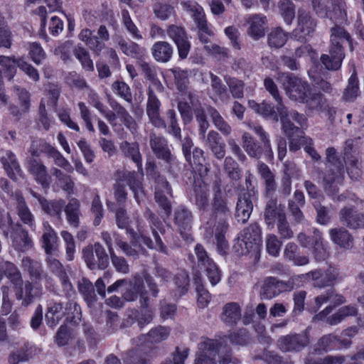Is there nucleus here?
<instances>
[{"instance_id": "obj_1", "label": "nucleus", "mask_w": 364, "mask_h": 364, "mask_svg": "<svg viewBox=\"0 0 364 364\" xmlns=\"http://www.w3.org/2000/svg\"><path fill=\"white\" fill-rule=\"evenodd\" d=\"M186 161L194 173L193 190L197 208L206 214H211L214 219L218 215L227 214L228 198L218 185L215 186L213 199L210 203L209 201L208 186L205 181L209 168L205 161L204 151L198 147L193 148L191 160Z\"/></svg>"}, {"instance_id": "obj_2", "label": "nucleus", "mask_w": 364, "mask_h": 364, "mask_svg": "<svg viewBox=\"0 0 364 364\" xmlns=\"http://www.w3.org/2000/svg\"><path fill=\"white\" fill-rule=\"evenodd\" d=\"M171 333V328L159 325L150 329L146 334L140 336L139 341L144 344L136 349L128 351L123 358L124 364H149L156 354V348L150 344L159 343L166 340ZM105 364H122L121 360L114 355H109Z\"/></svg>"}, {"instance_id": "obj_3", "label": "nucleus", "mask_w": 364, "mask_h": 364, "mask_svg": "<svg viewBox=\"0 0 364 364\" xmlns=\"http://www.w3.org/2000/svg\"><path fill=\"white\" fill-rule=\"evenodd\" d=\"M326 169L323 173V186L328 196H335L339 192V186L344 181L345 167L338 152L333 147L326 149Z\"/></svg>"}, {"instance_id": "obj_4", "label": "nucleus", "mask_w": 364, "mask_h": 364, "mask_svg": "<svg viewBox=\"0 0 364 364\" xmlns=\"http://www.w3.org/2000/svg\"><path fill=\"white\" fill-rule=\"evenodd\" d=\"M331 32L329 55L322 54L320 60L326 70H338L341 68L345 58L343 43L346 41L349 45H352L353 40L350 33L338 25L331 28Z\"/></svg>"}, {"instance_id": "obj_5", "label": "nucleus", "mask_w": 364, "mask_h": 364, "mask_svg": "<svg viewBox=\"0 0 364 364\" xmlns=\"http://www.w3.org/2000/svg\"><path fill=\"white\" fill-rule=\"evenodd\" d=\"M262 247V230L258 223L250 224L234 241L233 252L238 257L247 255L259 260Z\"/></svg>"}, {"instance_id": "obj_6", "label": "nucleus", "mask_w": 364, "mask_h": 364, "mask_svg": "<svg viewBox=\"0 0 364 364\" xmlns=\"http://www.w3.org/2000/svg\"><path fill=\"white\" fill-rule=\"evenodd\" d=\"M146 173L147 177L154 182V198L159 206L164 210L166 216H169L172 211L171 200L168 196L172 197V189L170 183L164 176L160 174L154 161H149L146 163Z\"/></svg>"}, {"instance_id": "obj_7", "label": "nucleus", "mask_w": 364, "mask_h": 364, "mask_svg": "<svg viewBox=\"0 0 364 364\" xmlns=\"http://www.w3.org/2000/svg\"><path fill=\"white\" fill-rule=\"evenodd\" d=\"M276 105L269 101L257 103L255 100H249L248 106L264 119L277 122L280 120L283 132H289L291 126L289 120L288 108L284 105L282 100H275Z\"/></svg>"}, {"instance_id": "obj_8", "label": "nucleus", "mask_w": 364, "mask_h": 364, "mask_svg": "<svg viewBox=\"0 0 364 364\" xmlns=\"http://www.w3.org/2000/svg\"><path fill=\"white\" fill-rule=\"evenodd\" d=\"M255 132L259 136L261 142L257 141L249 133L242 135V146L247 154L255 159H263L267 162H271L274 159V153L272 149L269 134L262 127H257Z\"/></svg>"}, {"instance_id": "obj_9", "label": "nucleus", "mask_w": 364, "mask_h": 364, "mask_svg": "<svg viewBox=\"0 0 364 364\" xmlns=\"http://www.w3.org/2000/svg\"><path fill=\"white\" fill-rule=\"evenodd\" d=\"M304 275L290 277L287 281H282L274 277H267L264 279L260 289L262 299H272L280 294L291 291L303 286Z\"/></svg>"}, {"instance_id": "obj_10", "label": "nucleus", "mask_w": 364, "mask_h": 364, "mask_svg": "<svg viewBox=\"0 0 364 364\" xmlns=\"http://www.w3.org/2000/svg\"><path fill=\"white\" fill-rule=\"evenodd\" d=\"M145 218L149 220L152 235L154 238V242L150 237L145 235L139 232V241L149 249L155 250L161 253L168 255V250L166 245L162 241L160 235H164L166 233L165 226L161 219L151 210H147L144 213Z\"/></svg>"}, {"instance_id": "obj_11", "label": "nucleus", "mask_w": 364, "mask_h": 364, "mask_svg": "<svg viewBox=\"0 0 364 364\" xmlns=\"http://www.w3.org/2000/svg\"><path fill=\"white\" fill-rule=\"evenodd\" d=\"M228 212L227 214L218 215L215 219L213 218L211 214H206L201 210H198L201 218L206 220V223L209 226L215 225L218 220L215 228V238L216 240L217 251L221 255H227L229 249L228 242L225 238V234L229 228L227 219L230 216V210L228 205Z\"/></svg>"}, {"instance_id": "obj_12", "label": "nucleus", "mask_w": 364, "mask_h": 364, "mask_svg": "<svg viewBox=\"0 0 364 364\" xmlns=\"http://www.w3.org/2000/svg\"><path fill=\"white\" fill-rule=\"evenodd\" d=\"M300 245L312 252L314 259L317 262L325 261L328 257V252L326 245L323 243L321 232L314 229L313 232L307 235L300 232L297 236Z\"/></svg>"}, {"instance_id": "obj_13", "label": "nucleus", "mask_w": 364, "mask_h": 364, "mask_svg": "<svg viewBox=\"0 0 364 364\" xmlns=\"http://www.w3.org/2000/svg\"><path fill=\"white\" fill-rule=\"evenodd\" d=\"M197 257V264L200 269L204 271L212 286H215L221 280L222 272L218 264L210 257L205 247L197 243L194 247Z\"/></svg>"}, {"instance_id": "obj_14", "label": "nucleus", "mask_w": 364, "mask_h": 364, "mask_svg": "<svg viewBox=\"0 0 364 364\" xmlns=\"http://www.w3.org/2000/svg\"><path fill=\"white\" fill-rule=\"evenodd\" d=\"M343 162L348 176L354 181L362 175L361 161L358 148L353 144L352 139H347L342 151Z\"/></svg>"}, {"instance_id": "obj_15", "label": "nucleus", "mask_w": 364, "mask_h": 364, "mask_svg": "<svg viewBox=\"0 0 364 364\" xmlns=\"http://www.w3.org/2000/svg\"><path fill=\"white\" fill-rule=\"evenodd\" d=\"M82 257L91 270H104L109 264V257L105 249L100 242H95L94 245H87L82 250Z\"/></svg>"}, {"instance_id": "obj_16", "label": "nucleus", "mask_w": 364, "mask_h": 364, "mask_svg": "<svg viewBox=\"0 0 364 364\" xmlns=\"http://www.w3.org/2000/svg\"><path fill=\"white\" fill-rule=\"evenodd\" d=\"M310 333L309 328L300 333H291L280 336L277 342L278 348L283 352L299 353L309 346Z\"/></svg>"}, {"instance_id": "obj_17", "label": "nucleus", "mask_w": 364, "mask_h": 364, "mask_svg": "<svg viewBox=\"0 0 364 364\" xmlns=\"http://www.w3.org/2000/svg\"><path fill=\"white\" fill-rule=\"evenodd\" d=\"M78 38L95 55H100L105 48V42L109 40V33L105 25H100L97 30V36L94 35V31L84 28L80 32Z\"/></svg>"}, {"instance_id": "obj_18", "label": "nucleus", "mask_w": 364, "mask_h": 364, "mask_svg": "<svg viewBox=\"0 0 364 364\" xmlns=\"http://www.w3.org/2000/svg\"><path fill=\"white\" fill-rule=\"evenodd\" d=\"M327 5L320 0H312L314 10L320 18H328L331 21H342L346 17L345 2L343 0H326Z\"/></svg>"}, {"instance_id": "obj_19", "label": "nucleus", "mask_w": 364, "mask_h": 364, "mask_svg": "<svg viewBox=\"0 0 364 364\" xmlns=\"http://www.w3.org/2000/svg\"><path fill=\"white\" fill-rule=\"evenodd\" d=\"M306 275L312 281V286L319 289L333 287L340 279L339 269L331 265H329L326 269L311 270Z\"/></svg>"}, {"instance_id": "obj_20", "label": "nucleus", "mask_w": 364, "mask_h": 364, "mask_svg": "<svg viewBox=\"0 0 364 364\" xmlns=\"http://www.w3.org/2000/svg\"><path fill=\"white\" fill-rule=\"evenodd\" d=\"M222 347L217 339L205 338L198 343V352L194 364H216L215 358Z\"/></svg>"}, {"instance_id": "obj_21", "label": "nucleus", "mask_w": 364, "mask_h": 364, "mask_svg": "<svg viewBox=\"0 0 364 364\" xmlns=\"http://www.w3.org/2000/svg\"><path fill=\"white\" fill-rule=\"evenodd\" d=\"M168 37L176 46L178 58L181 60L187 58L191 50V43L185 28L182 26L171 24L166 30Z\"/></svg>"}, {"instance_id": "obj_22", "label": "nucleus", "mask_w": 364, "mask_h": 364, "mask_svg": "<svg viewBox=\"0 0 364 364\" xmlns=\"http://www.w3.org/2000/svg\"><path fill=\"white\" fill-rule=\"evenodd\" d=\"M285 88L291 100L303 102L307 93L311 89L307 82L302 81L292 73H288L285 77Z\"/></svg>"}, {"instance_id": "obj_23", "label": "nucleus", "mask_w": 364, "mask_h": 364, "mask_svg": "<svg viewBox=\"0 0 364 364\" xmlns=\"http://www.w3.org/2000/svg\"><path fill=\"white\" fill-rule=\"evenodd\" d=\"M351 345V341L348 338H341L340 336L334 333H328L322 336L314 344L316 351L321 352L323 354L332 350L347 348Z\"/></svg>"}, {"instance_id": "obj_24", "label": "nucleus", "mask_w": 364, "mask_h": 364, "mask_svg": "<svg viewBox=\"0 0 364 364\" xmlns=\"http://www.w3.org/2000/svg\"><path fill=\"white\" fill-rule=\"evenodd\" d=\"M47 263L50 272L59 279L64 296L70 299L75 294V291L64 267L59 260L55 258H48Z\"/></svg>"}, {"instance_id": "obj_25", "label": "nucleus", "mask_w": 364, "mask_h": 364, "mask_svg": "<svg viewBox=\"0 0 364 364\" xmlns=\"http://www.w3.org/2000/svg\"><path fill=\"white\" fill-rule=\"evenodd\" d=\"M316 26V20L310 13L302 9L298 12L297 27L293 31V35L300 41L306 40L307 36L314 33Z\"/></svg>"}, {"instance_id": "obj_26", "label": "nucleus", "mask_w": 364, "mask_h": 364, "mask_svg": "<svg viewBox=\"0 0 364 364\" xmlns=\"http://www.w3.org/2000/svg\"><path fill=\"white\" fill-rule=\"evenodd\" d=\"M149 144L157 159L163 160L166 164H171L173 161V156L169 148L168 140L165 137L151 134Z\"/></svg>"}, {"instance_id": "obj_27", "label": "nucleus", "mask_w": 364, "mask_h": 364, "mask_svg": "<svg viewBox=\"0 0 364 364\" xmlns=\"http://www.w3.org/2000/svg\"><path fill=\"white\" fill-rule=\"evenodd\" d=\"M146 103V114L150 122L157 127H166L164 120L160 117L161 102L149 86L148 89Z\"/></svg>"}, {"instance_id": "obj_28", "label": "nucleus", "mask_w": 364, "mask_h": 364, "mask_svg": "<svg viewBox=\"0 0 364 364\" xmlns=\"http://www.w3.org/2000/svg\"><path fill=\"white\" fill-rule=\"evenodd\" d=\"M2 271L3 276L5 275L13 284L16 299L21 301L23 298V282L20 271L10 262L2 263Z\"/></svg>"}, {"instance_id": "obj_29", "label": "nucleus", "mask_w": 364, "mask_h": 364, "mask_svg": "<svg viewBox=\"0 0 364 364\" xmlns=\"http://www.w3.org/2000/svg\"><path fill=\"white\" fill-rule=\"evenodd\" d=\"M28 170L33 176L37 183L40 184L43 189L48 190L51 183V176L48 173L46 166L42 161L36 159L28 161Z\"/></svg>"}, {"instance_id": "obj_30", "label": "nucleus", "mask_w": 364, "mask_h": 364, "mask_svg": "<svg viewBox=\"0 0 364 364\" xmlns=\"http://www.w3.org/2000/svg\"><path fill=\"white\" fill-rule=\"evenodd\" d=\"M173 221L180 234L183 236L186 232L191 229L192 213L185 205H179L174 210Z\"/></svg>"}, {"instance_id": "obj_31", "label": "nucleus", "mask_w": 364, "mask_h": 364, "mask_svg": "<svg viewBox=\"0 0 364 364\" xmlns=\"http://www.w3.org/2000/svg\"><path fill=\"white\" fill-rule=\"evenodd\" d=\"M340 220L342 223L351 229L364 228V215L354 207H344L340 210Z\"/></svg>"}, {"instance_id": "obj_32", "label": "nucleus", "mask_w": 364, "mask_h": 364, "mask_svg": "<svg viewBox=\"0 0 364 364\" xmlns=\"http://www.w3.org/2000/svg\"><path fill=\"white\" fill-rule=\"evenodd\" d=\"M253 203L250 193H244L238 198L235 216L238 223H246L252 212Z\"/></svg>"}, {"instance_id": "obj_33", "label": "nucleus", "mask_w": 364, "mask_h": 364, "mask_svg": "<svg viewBox=\"0 0 364 364\" xmlns=\"http://www.w3.org/2000/svg\"><path fill=\"white\" fill-rule=\"evenodd\" d=\"M119 45L123 53L136 60V65L145 60H149V56L146 48L138 43L134 41H121Z\"/></svg>"}, {"instance_id": "obj_34", "label": "nucleus", "mask_w": 364, "mask_h": 364, "mask_svg": "<svg viewBox=\"0 0 364 364\" xmlns=\"http://www.w3.org/2000/svg\"><path fill=\"white\" fill-rule=\"evenodd\" d=\"M122 296L127 301H136L139 297V304H141L142 298L149 299L143 279L140 277H135L133 281L130 282V288L126 289L122 294Z\"/></svg>"}, {"instance_id": "obj_35", "label": "nucleus", "mask_w": 364, "mask_h": 364, "mask_svg": "<svg viewBox=\"0 0 364 364\" xmlns=\"http://www.w3.org/2000/svg\"><path fill=\"white\" fill-rule=\"evenodd\" d=\"M31 195L38 200L42 210L46 214L50 216L60 218L65 203L64 200L60 199L58 200L49 201L46 198L33 191H31Z\"/></svg>"}, {"instance_id": "obj_36", "label": "nucleus", "mask_w": 364, "mask_h": 364, "mask_svg": "<svg viewBox=\"0 0 364 364\" xmlns=\"http://www.w3.org/2000/svg\"><path fill=\"white\" fill-rule=\"evenodd\" d=\"M133 316L139 328H143L150 323L154 316V310L149 306V299L142 298L140 308L133 309Z\"/></svg>"}, {"instance_id": "obj_37", "label": "nucleus", "mask_w": 364, "mask_h": 364, "mask_svg": "<svg viewBox=\"0 0 364 364\" xmlns=\"http://www.w3.org/2000/svg\"><path fill=\"white\" fill-rule=\"evenodd\" d=\"M1 163L7 176L13 181H17V176H21L22 170L16 155L11 151H7L1 159Z\"/></svg>"}, {"instance_id": "obj_38", "label": "nucleus", "mask_w": 364, "mask_h": 364, "mask_svg": "<svg viewBox=\"0 0 364 364\" xmlns=\"http://www.w3.org/2000/svg\"><path fill=\"white\" fill-rule=\"evenodd\" d=\"M116 224L120 229H125L127 235L129 237L132 245H136L139 242V235L134 229L129 228V218L127 216L124 207H119L115 213Z\"/></svg>"}, {"instance_id": "obj_39", "label": "nucleus", "mask_w": 364, "mask_h": 364, "mask_svg": "<svg viewBox=\"0 0 364 364\" xmlns=\"http://www.w3.org/2000/svg\"><path fill=\"white\" fill-rule=\"evenodd\" d=\"M151 53L153 58L156 62L166 63L172 58L173 48L169 43L159 41L153 44L151 48Z\"/></svg>"}, {"instance_id": "obj_40", "label": "nucleus", "mask_w": 364, "mask_h": 364, "mask_svg": "<svg viewBox=\"0 0 364 364\" xmlns=\"http://www.w3.org/2000/svg\"><path fill=\"white\" fill-rule=\"evenodd\" d=\"M16 208L20 220L31 229L35 227L33 215L29 210L25 198L21 192H17L15 195Z\"/></svg>"}, {"instance_id": "obj_41", "label": "nucleus", "mask_w": 364, "mask_h": 364, "mask_svg": "<svg viewBox=\"0 0 364 364\" xmlns=\"http://www.w3.org/2000/svg\"><path fill=\"white\" fill-rule=\"evenodd\" d=\"M123 180L134 194V198L138 204H140L141 200L145 198V192L142 181L139 179L138 174L135 171L128 172L124 174Z\"/></svg>"}, {"instance_id": "obj_42", "label": "nucleus", "mask_w": 364, "mask_h": 364, "mask_svg": "<svg viewBox=\"0 0 364 364\" xmlns=\"http://www.w3.org/2000/svg\"><path fill=\"white\" fill-rule=\"evenodd\" d=\"M241 308L236 302L227 303L223 308L221 320L229 326H235L241 319Z\"/></svg>"}, {"instance_id": "obj_43", "label": "nucleus", "mask_w": 364, "mask_h": 364, "mask_svg": "<svg viewBox=\"0 0 364 364\" xmlns=\"http://www.w3.org/2000/svg\"><path fill=\"white\" fill-rule=\"evenodd\" d=\"M284 258L295 266H304L309 262V257L301 255L299 247L294 242H289L285 246Z\"/></svg>"}, {"instance_id": "obj_44", "label": "nucleus", "mask_w": 364, "mask_h": 364, "mask_svg": "<svg viewBox=\"0 0 364 364\" xmlns=\"http://www.w3.org/2000/svg\"><path fill=\"white\" fill-rule=\"evenodd\" d=\"M331 240L343 249H350L353 245V237L344 228H333L329 230Z\"/></svg>"}, {"instance_id": "obj_45", "label": "nucleus", "mask_w": 364, "mask_h": 364, "mask_svg": "<svg viewBox=\"0 0 364 364\" xmlns=\"http://www.w3.org/2000/svg\"><path fill=\"white\" fill-rule=\"evenodd\" d=\"M207 144L213 155L218 159H222L225 155V144L220 135L215 131L208 134Z\"/></svg>"}, {"instance_id": "obj_46", "label": "nucleus", "mask_w": 364, "mask_h": 364, "mask_svg": "<svg viewBox=\"0 0 364 364\" xmlns=\"http://www.w3.org/2000/svg\"><path fill=\"white\" fill-rule=\"evenodd\" d=\"M63 210L68 223L73 227H78L81 215L80 200L75 198H71L68 203L66 205L65 204Z\"/></svg>"}, {"instance_id": "obj_47", "label": "nucleus", "mask_w": 364, "mask_h": 364, "mask_svg": "<svg viewBox=\"0 0 364 364\" xmlns=\"http://www.w3.org/2000/svg\"><path fill=\"white\" fill-rule=\"evenodd\" d=\"M225 337L233 346H246L252 342L253 337L250 331L245 328H239L230 331Z\"/></svg>"}, {"instance_id": "obj_48", "label": "nucleus", "mask_w": 364, "mask_h": 364, "mask_svg": "<svg viewBox=\"0 0 364 364\" xmlns=\"http://www.w3.org/2000/svg\"><path fill=\"white\" fill-rule=\"evenodd\" d=\"M65 312L63 303H53L48 308L45 316L47 325L49 327L55 326L62 319H65Z\"/></svg>"}, {"instance_id": "obj_49", "label": "nucleus", "mask_w": 364, "mask_h": 364, "mask_svg": "<svg viewBox=\"0 0 364 364\" xmlns=\"http://www.w3.org/2000/svg\"><path fill=\"white\" fill-rule=\"evenodd\" d=\"M22 267L28 272L32 281L37 282L43 279L44 272L41 262L29 257H25L22 259Z\"/></svg>"}, {"instance_id": "obj_50", "label": "nucleus", "mask_w": 364, "mask_h": 364, "mask_svg": "<svg viewBox=\"0 0 364 364\" xmlns=\"http://www.w3.org/2000/svg\"><path fill=\"white\" fill-rule=\"evenodd\" d=\"M258 171L262 178L264 181L265 192L267 196H272L277 190L275 177L269 167L264 163H259Z\"/></svg>"}, {"instance_id": "obj_51", "label": "nucleus", "mask_w": 364, "mask_h": 364, "mask_svg": "<svg viewBox=\"0 0 364 364\" xmlns=\"http://www.w3.org/2000/svg\"><path fill=\"white\" fill-rule=\"evenodd\" d=\"M358 314L355 305H347L339 308L334 314L327 318V324L336 326L341 323L346 317L354 316Z\"/></svg>"}, {"instance_id": "obj_52", "label": "nucleus", "mask_w": 364, "mask_h": 364, "mask_svg": "<svg viewBox=\"0 0 364 364\" xmlns=\"http://www.w3.org/2000/svg\"><path fill=\"white\" fill-rule=\"evenodd\" d=\"M302 103H305L309 109L320 111L326 105V99L320 91L311 88Z\"/></svg>"}, {"instance_id": "obj_53", "label": "nucleus", "mask_w": 364, "mask_h": 364, "mask_svg": "<svg viewBox=\"0 0 364 364\" xmlns=\"http://www.w3.org/2000/svg\"><path fill=\"white\" fill-rule=\"evenodd\" d=\"M137 66L140 68L145 78L149 80L155 87L161 88L162 85L157 77L156 67L153 64L150 59L145 60Z\"/></svg>"}, {"instance_id": "obj_54", "label": "nucleus", "mask_w": 364, "mask_h": 364, "mask_svg": "<svg viewBox=\"0 0 364 364\" xmlns=\"http://www.w3.org/2000/svg\"><path fill=\"white\" fill-rule=\"evenodd\" d=\"M65 309L64 323H69L73 326L77 325L81 321L82 313L80 305L70 300L66 303Z\"/></svg>"}, {"instance_id": "obj_55", "label": "nucleus", "mask_w": 364, "mask_h": 364, "mask_svg": "<svg viewBox=\"0 0 364 364\" xmlns=\"http://www.w3.org/2000/svg\"><path fill=\"white\" fill-rule=\"evenodd\" d=\"M56 148L43 139L33 140L30 146L29 152L33 156L38 157L41 154H45L50 157Z\"/></svg>"}, {"instance_id": "obj_56", "label": "nucleus", "mask_w": 364, "mask_h": 364, "mask_svg": "<svg viewBox=\"0 0 364 364\" xmlns=\"http://www.w3.org/2000/svg\"><path fill=\"white\" fill-rule=\"evenodd\" d=\"M207 111L215 127L220 130L223 135H230L232 132L231 127L224 119L220 112L212 106H209L207 108Z\"/></svg>"}, {"instance_id": "obj_57", "label": "nucleus", "mask_w": 364, "mask_h": 364, "mask_svg": "<svg viewBox=\"0 0 364 364\" xmlns=\"http://www.w3.org/2000/svg\"><path fill=\"white\" fill-rule=\"evenodd\" d=\"M194 285L197 293V305L200 309H205L211 301V294L205 288L200 277H194Z\"/></svg>"}, {"instance_id": "obj_58", "label": "nucleus", "mask_w": 364, "mask_h": 364, "mask_svg": "<svg viewBox=\"0 0 364 364\" xmlns=\"http://www.w3.org/2000/svg\"><path fill=\"white\" fill-rule=\"evenodd\" d=\"M18 60V58H16L14 55H0V65L5 77L9 80H12L16 74Z\"/></svg>"}, {"instance_id": "obj_59", "label": "nucleus", "mask_w": 364, "mask_h": 364, "mask_svg": "<svg viewBox=\"0 0 364 364\" xmlns=\"http://www.w3.org/2000/svg\"><path fill=\"white\" fill-rule=\"evenodd\" d=\"M291 130L289 132H283L289 140V148L291 151H296L301 149V139L304 134L299 127L291 122Z\"/></svg>"}, {"instance_id": "obj_60", "label": "nucleus", "mask_w": 364, "mask_h": 364, "mask_svg": "<svg viewBox=\"0 0 364 364\" xmlns=\"http://www.w3.org/2000/svg\"><path fill=\"white\" fill-rule=\"evenodd\" d=\"M288 39V34L282 28H274L267 36L268 44L272 48H280L284 46Z\"/></svg>"}, {"instance_id": "obj_61", "label": "nucleus", "mask_w": 364, "mask_h": 364, "mask_svg": "<svg viewBox=\"0 0 364 364\" xmlns=\"http://www.w3.org/2000/svg\"><path fill=\"white\" fill-rule=\"evenodd\" d=\"M282 215H286L285 213L277 208L276 200H270L265 208L264 218L268 225L273 224L282 219Z\"/></svg>"}, {"instance_id": "obj_62", "label": "nucleus", "mask_w": 364, "mask_h": 364, "mask_svg": "<svg viewBox=\"0 0 364 364\" xmlns=\"http://www.w3.org/2000/svg\"><path fill=\"white\" fill-rule=\"evenodd\" d=\"M279 12L284 21L289 25L295 17V6L291 0H280L278 2Z\"/></svg>"}, {"instance_id": "obj_63", "label": "nucleus", "mask_w": 364, "mask_h": 364, "mask_svg": "<svg viewBox=\"0 0 364 364\" xmlns=\"http://www.w3.org/2000/svg\"><path fill=\"white\" fill-rule=\"evenodd\" d=\"M73 53L75 57L80 63L83 70L87 72L94 70L93 61L91 59L89 52L84 47H76L73 50Z\"/></svg>"}, {"instance_id": "obj_64", "label": "nucleus", "mask_w": 364, "mask_h": 364, "mask_svg": "<svg viewBox=\"0 0 364 364\" xmlns=\"http://www.w3.org/2000/svg\"><path fill=\"white\" fill-rule=\"evenodd\" d=\"M27 50L28 57L37 65L42 63L46 58V53L38 42H31L28 43Z\"/></svg>"}]
</instances>
